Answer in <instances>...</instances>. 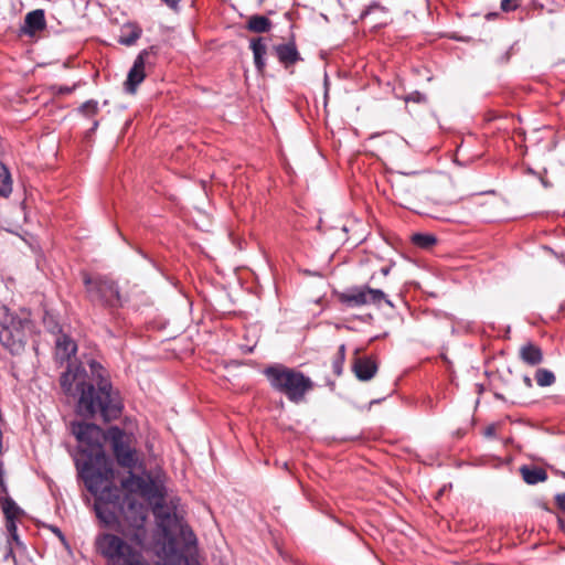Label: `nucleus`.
Here are the masks:
<instances>
[{
  "label": "nucleus",
  "instance_id": "obj_18",
  "mask_svg": "<svg viewBox=\"0 0 565 565\" xmlns=\"http://www.w3.org/2000/svg\"><path fill=\"white\" fill-rule=\"evenodd\" d=\"M25 24L31 31L42 30L45 25L44 13L42 10H34L26 14Z\"/></svg>",
  "mask_w": 565,
  "mask_h": 565
},
{
  "label": "nucleus",
  "instance_id": "obj_28",
  "mask_svg": "<svg viewBox=\"0 0 565 565\" xmlns=\"http://www.w3.org/2000/svg\"><path fill=\"white\" fill-rule=\"evenodd\" d=\"M81 111L85 116H93L96 115L98 111V103L96 100H87L84 103L81 107Z\"/></svg>",
  "mask_w": 565,
  "mask_h": 565
},
{
  "label": "nucleus",
  "instance_id": "obj_39",
  "mask_svg": "<svg viewBox=\"0 0 565 565\" xmlns=\"http://www.w3.org/2000/svg\"><path fill=\"white\" fill-rule=\"evenodd\" d=\"M62 92H66V93H68V92H71V90H70L68 88H63V90H62Z\"/></svg>",
  "mask_w": 565,
  "mask_h": 565
},
{
  "label": "nucleus",
  "instance_id": "obj_16",
  "mask_svg": "<svg viewBox=\"0 0 565 565\" xmlns=\"http://www.w3.org/2000/svg\"><path fill=\"white\" fill-rule=\"evenodd\" d=\"M523 480L527 484H536L547 479V473L543 468L523 466L520 469Z\"/></svg>",
  "mask_w": 565,
  "mask_h": 565
},
{
  "label": "nucleus",
  "instance_id": "obj_17",
  "mask_svg": "<svg viewBox=\"0 0 565 565\" xmlns=\"http://www.w3.org/2000/svg\"><path fill=\"white\" fill-rule=\"evenodd\" d=\"M301 60L302 58L295 44V34L291 33L290 39L285 43V70H288L289 66Z\"/></svg>",
  "mask_w": 565,
  "mask_h": 565
},
{
  "label": "nucleus",
  "instance_id": "obj_19",
  "mask_svg": "<svg viewBox=\"0 0 565 565\" xmlns=\"http://www.w3.org/2000/svg\"><path fill=\"white\" fill-rule=\"evenodd\" d=\"M365 290L367 305L380 306L384 301L387 306L393 307L391 300L386 298V295L381 289H374L365 286Z\"/></svg>",
  "mask_w": 565,
  "mask_h": 565
},
{
  "label": "nucleus",
  "instance_id": "obj_8",
  "mask_svg": "<svg viewBox=\"0 0 565 565\" xmlns=\"http://www.w3.org/2000/svg\"><path fill=\"white\" fill-rule=\"evenodd\" d=\"M310 377L292 369L285 367V395L292 403H301L305 396L313 388Z\"/></svg>",
  "mask_w": 565,
  "mask_h": 565
},
{
  "label": "nucleus",
  "instance_id": "obj_14",
  "mask_svg": "<svg viewBox=\"0 0 565 565\" xmlns=\"http://www.w3.org/2000/svg\"><path fill=\"white\" fill-rule=\"evenodd\" d=\"M520 358L524 363H526L531 366H534V365H539L540 363H542L543 353H542V350L537 345H535L533 343H527V344H524L523 347H521Z\"/></svg>",
  "mask_w": 565,
  "mask_h": 565
},
{
  "label": "nucleus",
  "instance_id": "obj_7",
  "mask_svg": "<svg viewBox=\"0 0 565 565\" xmlns=\"http://www.w3.org/2000/svg\"><path fill=\"white\" fill-rule=\"evenodd\" d=\"M111 480L104 483L102 489L95 494V511L97 516L106 524L113 525L117 521V502L111 501L119 499L117 489L110 487Z\"/></svg>",
  "mask_w": 565,
  "mask_h": 565
},
{
  "label": "nucleus",
  "instance_id": "obj_23",
  "mask_svg": "<svg viewBox=\"0 0 565 565\" xmlns=\"http://www.w3.org/2000/svg\"><path fill=\"white\" fill-rule=\"evenodd\" d=\"M535 381L539 386H551L555 383V375L552 371L546 369H539L535 372Z\"/></svg>",
  "mask_w": 565,
  "mask_h": 565
},
{
  "label": "nucleus",
  "instance_id": "obj_24",
  "mask_svg": "<svg viewBox=\"0 0 565 565\" xmlns=\"http://www.w3.org/2000/svg\"><path fill=\"white\" fill-rule=\"evenodd\" d=\"M250 47L254 53L255 64L260 70L264 66V62L262 60L263 54L265 53V44L262 39L253 40L250 43Z\"/></svg>",
  "mask_w": 565,
  "mask_h": 565
},
{
  "label": "nucleus",
  "instance_id": "obj_38",
  "mask_svg": "<svg viewBox=\"0 0 565 565\" xmlns=\"http://www.w3.org/2000/svg\"><path fill=\"white\" fill-rule=\"evenodd\" d=\"M486 193H487V194H493V193H494V191H493V190H490V191H487Z\"/></svg>",
  "mask_w": 565,
  "mask_h": 565
},
{
  "label": "nucleus",
  "instance_id": "obj_30",
  "mask_svg": "<svg viewBox=\"0 0 565 565\" xmlns=\"http://www.w3.org/2000/svg\"><path fill=\"white\" fill-rule=\"evenodd\" d=\"M556 503L558 505V508L565 512V493L563 494H557L556 498Z\"/></svg>",
  "mask_w": 565,
  "mask_h": 565
},
{
  "label": "nucleus",
  "instance_id": "obj_25",
  "mask_svg": "<svg viewBox=\"0 0 565 565\" xmlns=\"http://www.w3.org/2000/svg\"><path fill=\"white\" fill-rule=\"evenodd\" d=\"M344 360H345V345L341 344L339 347L337 356L334 358V360L332 362L333 373L337 376H340L343 372Z\"/></svg>",
  "mask_w": 565,
  "mask_h": 565
},
{
  "label": "nucleus",
  "instance_id": "obj_1",
  "mask_svg": "<svg viewBox=\"0 0 565 565\" xmlns=\"http://www.w3.org/2000/svg\"><path fill=\"white\" fill-rule=\"evenodd\" d=\"M121 487L154 504L158 530L149 543L145 527L147 509L142 504L129 503L125 511L129 525L121 530L122 536L104 533L96 539L97 551L107 561V565H151L142 554L147 548L153 550L163 565H189L185 554H191L195 548L196 537L177 511H170L161 504L167 493L164 477H140L130 472L121 481Z\"/></svg>",
  "mask_w": 565,
  "mask_h": 565
},
{
  "label": "nucleus",
  "instance_id": "obj_27",
  "mask_svg": "<svg viewBox=\"0 0 565 565\" xmlns=\"http://www.w3.org/2000/svg\"><path fill=\"white\" fill-rule=\"evenodd\" d=\"M412 242L422 248H429L436 243V237L429 234H414Z\"/></svg>",
  "mask_w": 565,
  "mask_h": 565
},
{
  "label": "nucleus",
  "instance_id": "obj_31",
  "mask_svg": "<svg viewBox=\"0 0 565 565\" xmlns=\"http://www.w3.org/2000/svg\"><path fill=\"white\" fill-rule=\"evenodd\" d=\"M7 529H8V531H9L13 536L15 535V532H17V525H15L14 519H12V520H7Z\"/></svg>",
  "mask_w": 565,
  "mask_h": 565
},
{
  "label": "nucleus",
  "instance_id": "obj_36",
  "mask_svg": "<svg viewBox=\"0 0 565 565\" xmlns=\"http://www.w3.org/2000/svg\"><path fill=\"white\" fill-rule=\"evenodd\" d=\"M390 270H391V268H390V267H383V268H381V273H382V275H383V276H387V275H388V273H390Z\"/></svg>",
  "mask_w": 565,
  "mask_h": 565
},
{
  "label": "nucleus",
  "instance_id": "obj_11",
  "mask_svg": "<svg viewBox=\"0 0 565 565\" xmlns=\"http://www.w3.org/2000/svg\"><path fill=\"white\" fill-rule=\"evenodd\" d=\"M361 20H369L371 28H381L388 23L390 17L386 8L377 2L370 4L360 15Z\"/></svg>",
  "mask_w": 565,
  "mask_h": 565
},
{
  "label": "nucleus",
  "instance_id": "obj_20",
  "mask_svg": "<svg viewBox=\"0 0 565 565\" xmlns=\"http://www.w3.org/2000/svg\"><path fill=\"white\" fill-rule=\"evenodd\" d=\"M269 28L270 21L264 15H253L247 23V29L257 33L266 32Z\"/></svg>",
  "mask_w": 565,
  "mask_h": 565
},
{
  "label": "nucleus",
  "instance_id": "obj_9",
  "mask_svg": "<svg viewBox=\"0 0 565 565\" xmlns=\"http://www.w3.org/2000/svg\"><path fill=\"white\" fill-rule=\"evenodd\" d=\"M148 55L146 50L141 51L136 57L132 67L130 68L125 88L128 93L134 94L140 83L145 79V58Z\"/></svg>",
  "mask_w": 565,
  "mask_h": 565
},
{
  "label": "nucleus",
  "instance_id": "obj_21",
  "mask_svg": "<svg viewBox=\"0 0 565 565\" xmlns=\"http://www.w3.org/2000/svg\"><path fill=\"white\" fill-rule=\"evenodd\" d=\"M12 191L11 177L8 169L0 162V194L8 196Z\"/></svg>",
  "mask_w": 565,
  "mask_h": 565
},
{
  "label": "nucleus",
  "instance_id": "obj_34",
  "mask_svg": "<svg viewBox=\"0 0 565 565\" xmlns=\"http://www.w3.org/2000/svg\"><path fill=\"white\" fill-rule=\"evenodd\" d=\"M523 382H524V384H525L527 387H532V380H531V377H530V376L525 375V376L523 377Z\"/></svg>",
  "mask_w": 565,
  "mask_h": 565
},
{
  "label": "nucleus",
  "instance_id": "obj_3",
  "mask_svg": "<svg viewBox=\"0 0 565 565\" xmlns=\"http://www.w3.org/2000/svg\"><path fill=\"white\" fill-rule=\"evenodd\" d=\"M72 433L76 437L81 451L87 461L81 469L82 478L88 491L96 494L108 480L114 479L111 460L106 456L103 443L107 440V431L88 423H73Z\"/></svg>",
  "mask_w": 565,
  "mask_h": 565
},
{
  "label": "nucleus",
  "instance_id": "obj_32",
  "mask_svg": "<svg viewBox=\"0 0 565 565\" xmlns=\"http://www.w3.org/2000/svg\"><path fill=\"white\" fill-rule=\"evenodd\" d=\"M495 434V426L494 425H490L486 428L484 430V435L488 436V437H491V436H494Z\"/></svg>",
  "mask_w": 565,
  "mask_h": 565
},
{
  "label": "nucleus",
  "instance_id": "obj_2",
  "mask_svg": "<svg viewBox=\"0 0 565 565\" xmlns=\"http://www.w3.org/2000/svg\"><path fill=\"white\" fill-rule=\"evenodd\" d=\"M92 374L98 381V390L93 384L86 383V372L81 367L68 369L61 376V386L65 394L76 396L78 402L76 411L78 415L90 418L100 413L105 420L117 417L120 405L111 393V386L103 376V367L97 362L90 363Z\"/></svg>",
  "mask_w": 565,
  "mask_h": 565
},
{
  "label": "nucleus",
  "instance_id": "obj_33",
  "mask_svg": "<svg viewBox=\"0 0 565 565\" xmlns=\"http://www.w3.org/2000/svg\"><path fill=\"white\" fill-rule=\"evenodd\" d=\"M164 3H167L169 7L174 8L179 3L180 0H162Z\"/></svg>",
  "mask_w": 565,
  "mask_h": 565
},
{
  "label": "nucleus",
  "instance_id": "obj_22",
  "mask_svg": "<svg viewBox=\"0 0 565 565\" xmlns=\"http://www.w3.org/2000/svg\"><path fill=\"white\" fill-rule=\"evenodd\" d=\"M265 374L275 388L282 391V371L279 366H270L266 369Z\"/></svg>",
  "mask_w": 565,
  "mask_h": 565
},
{
  "label": "nucleus",
  "instance_id": "obj_5",
  "mask_svg": "<svg viewBox=\"0 0 565 565\" xmlns=\"http://www.w3.org/2000/svg\"><path fill=\"white\" fill-rule=\"evenodd\" d=\"M86 292L90 301L107 308H119L124 303L122 296L115 281L104 276H83Z\"/></svg>",
  "mask_w": 565,
  "mask_h": 565
},
{
  "label": "nucleus",
  "instance_id": "obj_13",
  "mask_svg": "<svg viewBox=\"0 0 565 565\" xmlns=\"http://www.w3.org/2000/svg\"><path fill=\"white\" fill-rule=\"evenodd\" d=\"M141 28L132 22L126 23L120 29V35L118 42L126 46L134 45L141 36Z\"/></svg>",
  "mask_w": 565,
  "mask_h": 565
},
{
  "label": "nucleus",
  "instance_id": "obj_26",
  "mask_svg": "<svg viewBox=\"0 0 565 565\" xmlns=\"http://www.w3.org/2000/svg\"><path fill=\"white\" fill-rule=\"evenodd\" d=\"M2 511L7 518V520L15 519L20 515L21 509L15 504V502L11 499H7L2 503Z\"/></svg>",
  "mask_w": 565,
  "mask_h": 565
},
{
  "label": "nucleus",
  "instance_id": "obj_37",
  "mask_svg": "<svg viewBox=\"0 0 565 565\" xmlns=\"http://www.w3.org/2000/svg\"><path fill=\"white\" fill-rule=\"evenodd\" d=\"M558 523H559L561 529H562V530H563V532L565 533V520L559 519V520H558Z\"/></svg>",
  "mask_w": 565,
  "mask_h": 565
},
{
  "label": "nucleus",
  "instance_id": "obj_10",
  "mask_svg": "<svg viewBox=\"0 0 565 565\" xmlns=\"http://www.w3.org/2000/svg\"><path fill=\"white\" fill-rule=\"evenodd\" d=\"M377 363L371 356H355L352 364V371L362 382L372 380L377 372Z\"/></svg>",
  "mask_w": 565,
  "mask_h": 565
},
{
  "label": "nucleus",
  "instance_id": "obj_15",
  "mask_svg": "<svg viewBox=\"0 0 565 565\" xmlns=\"http://www.w3.org/2000/svg\"><path fill=\"white\" fill-rule=\"evenodd\" d=\"M76 352V344L67 335H61L56 340V359L60 361L68 360Z\"/></svg>",
  "mask_w": 565,
  "mask_h": 565
},
{
  "label": "nucleus",
  "instance_id": "obj_35",
  "mask_svg": "<svg viewBox=\"0 0 565 565\" xmlns=\"http://www.w3.org/2000/svg\"><path fill=\"white\" fill-rule=\"evenodd\" d=\"M276 51H277V55H278L279 61L282 62V46L278 45L276 47Z\"/></svg>",
  "mask_w": 565,
  "mask_h": 565
},
{
  "label": "nucleus",
  "instance_id": "obj_12",
  "mask_svg": "<svg viewBox=\"0 0 565 565\" xmlns=\"http://www.w3.org/2000/svg\"><path fill=\"white\" fill-rule=\"evenodd\" d=\"M340 300L351 307L367 305L365 286L349 289L340 296Z\"/></svg>",
  "mask_w": 565,
  "mask_h": 565
},
{
  "label": "nucleus",
  "instance_id": "obj_29",
  "mask_svg": "<svg viewBox=\"0 0 565 565\" xmlns=\"http://www.w3.org/2000/svg\"><path fill=\"white\" fill-rule=\"evenodd\" d=\"M500 7L504 12L513 11L519 7V0H501Z\"/></svg>",
  "mask_w": 565,
  "mask_h": 565
},
{
  "label": "nucleus",
  "instance_id": "obj_6",
  "mask_svg": "<svg viewBox=\"0 0 565 565\" xmlns=\"http://www.w3.org/2000/svg\"><path fill=\"white\" fill-rule=\"evenodd\" d=\"M30 322L14 317L3 307L0 309V343L12 353H19L25 342Z\"/></svg>",
  "mask_w": 565,
  "mask_h": 565
},
{
  "label": "nucleus",
  "instance_id": "obj_4",
  "mask_svg": "<svg viewBox=\"0 0 565 565\" xmlns=\"http://www.w3.org/2000/svg\"><path fill=\"white\" fill-rule=\"evenodd\" d=\"M107 440H109L116 461L120 467L131 470L141 465L136 449V438L132 434L113 426L107 429Z\"/></svg>",
  "mask_w": 565,
  "mask_h": 565
}]
</instances>
